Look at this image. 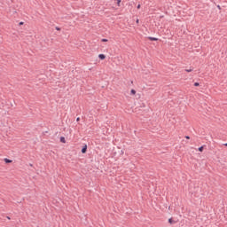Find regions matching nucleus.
Segmentation results:
<instances>
[{"instance_id": "f257e3e1", "label": "nucleus", "mask_w": 227, "mask_h": 227, "mask_svg": "<svg viewBox=\"0 0 227 227\" xmlns=\"http://www.w3.org/2000/svg\"><path fill=\"white\" fill-rule=\"evenodd\" d=\"M86 152H88V145H84L82 149V153H86Z\"/></svg>"}, {"instance_id": "f03ea898", "label": "nucleus", "mask_w": 227, "mask_h": 227, "mask_svg": "<svg viewBox=\"0 0 227 227\" xmlns=\"http://www.w3.org/2000/svg\"><path fill=\"white\" fill-rule=\"evenodd\" d=\"M4 160L6 164H11V162H12V160H9L8 158H4Z\"/></svg>"}, {"instance_id": "7ed1b4c3", "label": "nucleus", "mask_w": 227, "mask_h": 227, "mask_svg": "<svg viewBox=\"0 0 227 227\" xmlns=\"http://www.w3.org/2000/svg\"><path fill=\"white\" fill-rule=\"evenodd\" d=\"M148 40H151V42H157L159 39L156 37H148Z\"/></svg>"}, {"instance_id": "20e7f679", "label": "nucleus", "mask_w": 227, "mask_h": 227, "mask_svg": "<svg viewBox=\"0 0 227 227\" xmlns=\"http://www.w3.org/2000/svg\"><path fill=\"white\" fill-rule=\"evenodd\" d=\"M98 58H99V59H106V55H104V54H99V55H98Z\"/></svg>"}, {"instance_id": "39448f33", "label": "nucleus", "mask_w": 227, "mask_h": 227, "mask_svg": "<svg viewBox=\"0 0 227 227\" xmlns=\"http://www.w3.org/2000/svg\"><path fill=\"white\" fill-rule=\"evenodd\" d=\"M60 143H67V141L65 140V137H60Z\"/></svg>"}, {"instance_id": "423d86ee", "label": "nucleus", "mask_w": 227, "mask_h": 227, "mask_svg": "<svg viewBox=\"0 0 227 227\" xmlns=\"http://www.w3.org/2000/svg\"><path fill=\"white\" fill-rule=\"evenodd\" d=\"M168 223H169L170 224H173L175 222L173 221V218H170V219H168Z\"/></svg>"}, {"instance_id": "0eeeda50", "label": "nucleus", "mask_w": 227, "mask_h": 227, "mask_svg": "<svg viewBox=\"0 0 227 227\" xmlns=\"http://www.w3.org/2000/svg\"><path fill=\"white\" fill-rule=\"evenodd\" d=\"M131 95H136V90L134 89L131 90Z\"/></svg>"}, {"instance_id": "6e6552de", "label": "nucleus", "mask_w": 227, "mask_h": 227, "mask_svg": "<svg viewBox=\"0 0 227 227\" xmlns=\"http://www.w3.org/2000/svg\"><path fill=\"white\" fill-rule=\"evenodd\" d=\"M203 150H204V147H203V146H200V147L199 148V152H203Z\"/></svg>"}, {"instance_id": "1a4fd4ad", "label": "nucleus", "mask_w": 227, "mask_h": 227, "mask_svg": "<svg viewBox=\"0 0 227 227\" xmlns=\"http://www.w3.org/2000/svg\"><path fill=\"white\" fill-rule=\"evenodd\" d=\"M185 72H192V68L185 69Z\"/></svg>"}, {"instance_id": "9d476101", "label": "nucleus", "mask_w": 227, "mask_h": 227, "mask_svg": "<svg viewBox=\"0 0 227 227\" xmlns=\"http://www.w3.org/2000/svg\"><path fill=\"white\" fill-rule=\"evenodd\" d=\"M120 3H121V0H117L118 6H120Z\"/></svg>"}, {"instance_id": "9b49d317", "label": "nucleus", "mask_w": 227, "mask_h": 227, "mask_svg": "<svg viewBox=\"0 0 227 227\" xmlns=\"http://www.w3.org/2000/svg\"><path fill=\"white\" fill-rule=\"evenodd\" d=\"M194 86H200V82H195Z\"/></svg>"}, {"instance_id": "f8f14e48", "label": "nucleus", "mask_w": 227, "mask_h": 227, "mask_svg": "<svg viewBox=\"0 0 227 227\" xmlns=\"http://www.w3.org/2000/svg\"><path fill=\"white\" fill-rule=\"evenodd\" d=\"M185 139H191L190 136H185Z\"/></svg>"}, {"instance_id": "ddd939ff", "label": "nucleus", "mask_w": 227, "mask_h": 227, "mask_svg": "<svg viewBox=\"0 0 227 227\" xmlns=\"http://www.w3.org/2000/svg\"><path fill=\"white\" fill-rule=\"evenodd\" d=\"M137 10H139V8H141V4H138V5L137 6Z\"/></svg>"}, {"instance_id": "4468645a", "label": "nucleus", "mask_w": 227, "mask_h": 227, "mask_svg": "<svg viewBox=\"0 0 227 227\" xmlns=\"http://www.w3.org/2000/svg\"><path fill=\"white\" fill-rule=\"evenodd\" d=\"M57 31H60L61 28L56 27Z\"/></svg>"}, {"instance_id": "2eb2a0df", "label": "nucleus", "mask_w": 227, "mask_h": 227, "mask_svg": "<svg viewBox=\"0 0 227 227\" xmlns=\"http://www.w3.org/2000/svg\"><path fill=\"white\" fill-rule=\"evenodd\" d=\"M101 42H107V39H102Z\"/></svg>"}, {"instance_id": "dca6fc26", "label": "nucleus", "mask_w": 227, "mask_h": 227, "mask_svg": "<svg viewBox=\"0 0 227 227\" xmlns=\"http://www.w3.org/2000/svg\"><path fill=\"white\" fill-rule=\"evenodd\" d=\"M81 121V118L78 117V118L76 119V121Z\"/></svg>"}, {"instance_id": "f3484780", "label": "nucleus", "mask_w": 227, "mask_h": 227, "mask_svg": "<svg viewBox=\"0 0 227 227\" xmlns=\"http://www.w3.org/2000/svg\"><path fill=\"white\" fill-rule=\"evenodd\" d=\"M23 24H24V22H22V21H21V22H20V26H22Z\"/></svg>"}, {"instance_id": "a211bd4d", "label": "nucleus", "mask_w": 227, "mask_h": 227, "mask_svg": "<svg viewBox=\"0 0 227 227\" xmlns=\"http://www.w3.org/2000/svg\"><path fill=\"white\" fill-rule=\"evenodd\" d=\"M136 22H137V24H139V20H137V21H136Z\"/></svg>"}, {"instance_id": "6ab92c4d", "label": "nucleus", "mask_w": 227, "mask_h": 227, "mask_svg": "<svg viewBox=\"0 0 227 227\" xmlns=\"http://www.w3.org/2000/svg\"><path fill=\"white\" fill-rule=\"evenodd\" d=\"M223 146H227V143L223 144Z\"/></svg>"}, {"instance_id": "aec40b11", "label": "nucleus", "mask_w": 227, "mask_h": 227, "mask_svg": "<svg viewBox=\"0 0 227 227\" xmlns=\"http://www.w3.org/2000/svg\"><path fill=\"white\" fill-rule=\"evenodd\" d=\"M29 166L33 167V164H30Z\"/></svg>"}, {"instance_id": "412c9836", "label": "nucleus", "mask_w": 227, "mask_h": 227, "mask_svg": "<svg viewBox=\"0 0 227 227\" xmlns=\"http://www.w3.org/2000/svg\"><path fill=\"white\" fill-rule=\"evenodd\" d=\"M7 219H10V217L7 216Z\"/></svg>"}]
</instances>
